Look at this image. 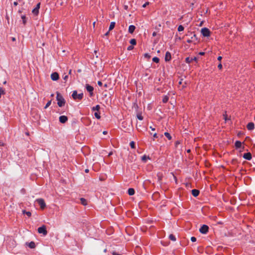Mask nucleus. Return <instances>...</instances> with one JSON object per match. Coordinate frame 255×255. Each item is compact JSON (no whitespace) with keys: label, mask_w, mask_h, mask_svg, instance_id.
<instances>
[{"label":"nucleus","mask_w":255,"mask_h":255,"mask_svg":"<svg viewBox=\"0 0 255 255\" xmlns=\"http://www.w3.org/2000/svg\"><path fill=\"white\" fill-rule=\"evenodd\" d=\"M56 100L57 101V105L59 107H62L65 104V100L59 92H56Z\"/></svg>","instance_id":"obj_1"},{"label":"nucleus","mask_w":255,"mask_h":255,"mask_svg":"<svg viewBox=\"0 0 255 255\" xmlns=\"http://www.w3.org/2000/svg\"><path fill=\"white\" fill-rule=\"evenodd\" d=\"M72 97L74 100H76V99L81 100L83 98V93H81L78 94L77 91L75 90L73 92Z\"/></svg>","instance_id":"obj_2"},{"label":"nucleus","mask_w":255,"mask_h":255,"mask_svg":"<svg viewBox=\"0 0 255 255\" xmlns=\"http://www.w3.org/2000/svg\"><path fill=\"white\" fill-rule=\"evenodd\" d=\"M201 33L204 37H208L210 35V31L208 28L204 27L201 29Z\"/></svg>","instance_id":"obj_3"},{"label":"nucleus","mask_w":255,"mask_h":255,"mask_svg":"<svg viewBox=\"0 0 255 255\" xmlns=\"http://www.w3.org/2000/svg\"><path fill=\"white\" fill-rule=\"evenodd\" d=\"M209 227L206 225H203L199 229V231L201 234H206L208 232Z\"/></svg>","instance_id":"obj_4"},{"label":"nucleus","mask_w":255,"mask_h":255,"mask_svg":"<svg viewBox=\"0 0 255 255\" xmlns=\"http://www.w3.org/2000/svg\"><path fill=\"white\" fill-rule=\"evenodd\" d=\"M38 232L39 234H42L44 236H45L47 234L46 227L44 225L38 228Z\"/></svg>","instance_id":"obj_5"},{"label":"nucleus","mask_w":255,"mask_h":255,"mask_svg":"<svg viewBox=\"0 0 255 255\" xmlns=\"http://www.w3.org/2000/svg\"><path fill=\"white\" fill-rule=\"evenodd\" d=\"M36 202L40 205L42 209H44V208L46 207V204L44 199L42 198L37 199L36 200Z\"/></svg>","instance_id":"obj_6"},{"label":"nucleus","mask_w":255,"mask_h":255,"mask_svg":"<svg viewBox=\"0 0 255 255\" xmlns=\"http://www.w3.org/2000/svg\"><path fill=\"white\" fill-rule=\"evenodd\" d=\"M40 3H38L36 6L32 9V12L35 15H37L39 13V9L40 8Z\"/></svg>","instance_id":"obj_7"},{"label":"nucleus","mask_w":255,"mask_h":255,"mask_svg":"<svg viewBox=\"0 0 255 255\" xmlns=\"http://www.w3.org/2000/svg\"><path fill=\"white\" fill-rule=\"evenodd\" d=\"M85 88L87 91L89 92L90 96H92L93 95L94 88L88 84L86 85Z\"/></svg>","instance_id":"obj_8"},{"label":"nucleus","mask_w":255,"mask_h":255,"mask_svg":"<svg viewBox=\"0 0 255 255\" xmlns=\"http://www.w3.org/2000/svg\"><path fill=\"white\" fill-rule=\"evenodd\" d=\"M59 77L58 73L53 72L51 74V78L53 81H57L58 80Z\"/></svg>","instance_id":"obj_9"},{"label":"nucleus","mask_w":255,"mask_h":255,"mask_svg":"<svg viewBox=\"0 0 255 255\" xmlns=\"http://www.w3.org/2000/svg\"><path fill=\"white\" fill-rule=\"evenodd\" d=\"M171 59V54L169 51H167L165 55V61L166 62H169Z\"/></svg>","instance_id":"obj_10"},{"label":"nucleus","mask_w":255,"mask_h":255,"mask_svg":"<svg viewBox=\"0 0 255 255\" xmlns=\"http://www.w3.org/2000/svg\"><path fill=\"white\" fill-rule=\"evenodd\" d=\"M68 121V118L66 116H61L59 117V121L62 124L65 123Z\"/></svg>","instance_id":"obj_11"},{"label":"nucleus","mask_w":255,"mask_h":255,"mask_svg":"<svg viewBox=\"0 0 255 255\" xmlns=\"http://www.w3.org/2000/svg\"><path fill=\"white\" fill-rule=\"evenodd\" d=\"M197 57H194L193 58L192 57H187L185 59V61L187 63H191L192 61H196L197 60Z\"/></svg>","instance_id":"obj_12"},{"label":"nucleus","mask_w":255,"mask_h":255,"mask_svg":"<svg viewBox=\"0 0 255 255\" xmlns=\"http://www.w3.org/2000/svg\"><path fill=\"white\" fill-rule=\"evenodd\" d=\"M247 128L249 130H252L255 128V125L253 123L250 122L247 125Z\"/></svg>","instance_id":"obj_13"},{"label":"nucleus","mask_w":255,"mask_h":255,"mask_svg":"<svg viewBox=\"0 0 255 255\" xmlns=\"http://www.w3.org/2000/svg\"><path fill=\"white\" fill-rule=\"evenodd\" d=\"M243 157L247 160H250L252 159V155L250 152L245 153L243 155Z\"/></svg>","instance_id":"obj_14"},{"label":"nucleus","mask_w":255,"mask_h":255,"mask_svg":"<svg viewBox=\"0 0 255 255\" xmlns=\"http://www.w3.org/2000/svg\"><path fill=\"white\" fill-rule=\"evenodd\" d=\"M135 26L133 25H130L128 27V33L132 34L134 31Z\"/></svg>","instance_id":"obj_15"},{"label":"nucleus","mask_w":255,"mask_h":255,"mask_svg":"<svg viewBox=\"0 0 255 255\" xmlns=\"http://www.w3.org/2000/svg\"><path fill=\"white\" fill-rule=\"evenodd\" d=\"M191 192L192 195L195 197L198 196L200 193L199 190L197 189H193Z\"/></svg>","instance_id":"obj_16"},{"label":"nucleus","mask_w":255,"mask_h":255,"mask_svg":"<svg viewBox=\"0 0 255 255\" xmlns=\"http://www.w3.org/2000/svg\"><path fill=\"white\" fill-rule=\"evenodd\" d=\"M242 143L239 140H237L235 143V146L237 149L240 148L242 147Z\"/></svg>","instance_id":"obj_17"},{"label":"nucleus","mask_w":255,"mask_h":255,"mask_svg":"<svg viewBox=\"0 0 255 255\" xmlns=\"http://www.w3.org/2000/svg\"><path fill=\"white\" fill-rule=\"evenodd\" d=\"M26 245L30 248V249H34L35 247V244L34 242H31L29 243H26Z\"/></svg>","instance_id":"obj_18"},{"label":"nucleus","mask_w":255,"mask_h":255,"mask_svg":"<svg viewBox=\"0 0 255 255\" xmlns=\"http://www.w3.org/2000/svg\"><path fill=\"white\" fill-rule=\"evenodd\" d=\"M128 194L129 195H133L135 193V191H134V189L133 188H129L128 190Z\"/></svg>","instance_id":"obj_19"},{"label":"nucleus","mask_w":255,"mask_h":255,"mask_svg":"<svg viewBox=\"0 0 255 255\" xmlns=\"http://www.w3.org/2000/svg\"><path fill=\"white\" fill-rule=\"evenodd\" d=\"M115 24H116L115 22H114V21L111 22L110 23V26H109V31L112 30L114 28Z\"/></svg>","instance_id":"obj_20"},{"label":"nucleus","mask_w":255,"mask_h":255,"mask_svg":"<svg viewBox=\"0 0 255 255\" xmlns=\"http://www.w3.org/2000/svg\"><path fill=\"white\" fill-rule=\"evenodd\" d=\"M80 201H81V203L84 206H85L87 204V200L84 198H81Z\"/></svg>","instance_id":"obj_21"},{"label":"nucleus","mask_w":255,"mask_h":255,"mask_svg":"<svg viewBox=\"0 0 255 255\" xmlns=\"http://www.w3.org/2000/svg\"><path fill=\"white\" fill-rule=\"evenodd\" d=\"M100 109V105H97L96 106L92 108V111H99Z\"/></svg>","instance_id":"obj_22"},{"label":"nucleus","mask_w":255,"mask_h":255,"mask_svg":"<svg viewBox=\"0 0 255 255\" xmlns=\"http://www.w3.org/2000/svg\"><path fill=\"white\" fill-rule=\"evenodd\" d=\"M169 100V98L167 96L165 95L163 97L162 102L163 103H166Z\"/></svg>","instance_id":"obj_23"},{"label":"nucleus","mask_w":255,"mask_h":255,"mask_svg":"<svg viewBox=\"0 0 255 255\" xmlns=\"http://www.w3.org/2000/svg\"><path fill=\"white\" fill-rule=\"evenodd\" d=\"M149 156H147L146 155H144L141 157V160L143 162H145L147 159H149Z\"/></svg>","instance_id":"obj_24"},{"label":"nucleus","mask_w":255,"mask_h":255,"mask_svg":"<svg viewBox=\"0 0 255 255\" xmlns=\"http://www.w3.org/2000/svg\"><path fill=\"white\" fill-rule=\"evenodd\" d=\"M169 239L173 242H175L176 240L175 236L173 234L169 235Z\"/></svg>","instance_id":"obj_25"},{"label":"nucleus","mask_w":255,"mask_h":255,"mask_svg":"<svg viewBox=\"0 0 255 255\" xmlns=\"http://www.w3.org/2000/svg\"><path fill=\"white\" fill-rule=\"evenodd\" d=\"M164 135L169 139V140H171L172 139V136H171V135L169 133H168V132H164Z\"/></svg>","instance_id":"obj_26"},{"label":"nucleus","mask_w":255,"mask_h":255,"mask_svg":"<svg viewBox=\"0 0 255 255\" xmlns=\"http://www.w3.org/2000/svg\"><path fill=\"white\" fill-rule=\"evenodd\" d=\"M94 116L97 119H100L101 118L100 113L98 111L94 113Z\"/></svg>","instance_id":"obj_27"},{"label":"nucleus","mask_w":255,"mask_h":255,"mask_svg":"<svg viewBox=\"0 0 255 255\" xmlns=\"http://www.w3.org/2000/svg\"><path fill=\"white\" fill-rule=\"evenodd\" d=\"M22 213L23 214H26L28 217H30L31 216V213L29 211H26L25 210H23Z\"/></svg>","instance_id":"obj_28"},{"label":"nucleus","mask_w":255,"mask_h":255,"mask_svg":"<svg viewBox=\"0 0 255 255\" xmlns=\"http://www.w3.org/2000/svg\"><path fill=\"white\" fill-rule=\"evenodd\" d=\"M21 19H22V22L24 24H25L26 23V16L25 15H22L21 16Z\"/></svg>","instance_id":"obj_29"},{"label":"nucleus","mask_w":255,"mask_h":255,"mask_svg":"<svg viewBox=\"0 0 255 255\" xmlns=\"http://www.w3.org/2000/svg\"><path fill=\"white\" fill-rule=\"evenodd\" d=\"M129 42L132 45H136V41L135 39H130Z\"/></svg>","instance_id":"obj_30"},{"label":"nucleus","mask_w":255,"mask_h":255,"mask_svg":"<svg viewBox=\"0 0 255 255\" xmlns=\"http://www.w3.org/2000/svg\"><path fill=\"white\" fill-rule=\"evenodd\" d=\"M152 61L154 62H155L156 63H158L159 61V59L157 57H154L153 58H152Z\"/></svg>","instance_id":"obj_31"},{"label":"nucleus","mask_w":255,"mask_h":255,"mask_svg":"<svg viewBox=\"0 0 255 255\" xmlns=\"http://www.w3.org/2000/svg\"><path fill=\"white\" fill-rule=\"evenodd\" d=\"M184 29V27L182 25H179L177 29L179 32H180L183 31Z\"/></svg>","instance_id":"obj_32"},{"label":"nucleus","mask_w":255,"mask_h":255,"mask_svg":"<svg viewBox=\"0 0 255 255\" xmlns=\"http://www.w3.org/2000/svg\"><path fill=\"white\" fill-rule=\"evenodd\" d=\"M136 117H137V118L139 120H140V121H141V120H143V117H142V116H141V114H138L137 115V116H136Z\"/></svg>","instance_id":"obj_33"},{"label":"nucleus","mask_w":255,"mask_h":255,"mask_svg":"<svg viewBox=\"0 0 255 255\" xmlns=\"http://www.w3.org/2000/svg\"><path fill=\"white\" fill-rule=\"evenodd\" d=\"M4 90L2 88H0V98L1 97V95L3 94H4Z\"/></svg>","instance_id":"obj_34"},{"label":"nucleus","mask_w":255,"mask_h":255,"mask_svg":"<svg viewBox=\"0 0 255 255\" xmlns=\"http://www.w3.org/2000/svg\"><path fill=\"white\" fill-rule=\"evenodd\" d=\"M131 148H135V142L133 141H132L129 143Z\"/></svg>","instance_id":"obj_35"},{"label":"nucleus","mask_w":255,"mask_h":255,"mask_svg":"<svg viewBox=\"0 0 255 255\" xmlns=\"http://www.w3.org/2000/svg\"><path fill=\"white\" fill-rule=\"evenodd\" d=\"M51 104V100L49 101L47 104H46L45 106L44 107V109H47Z\"/></svg>","instance_id":"obj_36"},{"label":"nucleus","mask_w":255,"mask_h":255,"mask_svg":"<svg viewBox=\"0 0 255 255\" xmlns=\"http://www.w3.org/2000/svg\"><path fill=\"white\" fill-rule=\"evenodd\" d=\"M191 38L192 39H193V40H197V37L195 34H194L193 35V36H191Z\"/></svg>","instance_id":"obj_37"},{"label":"nucleus","mask_w":255,"mask_h":255,"mask_svg":"<svg viewBox=\"0 0 255 255\" xmlns=\"http://www.w3.org/2000/svg\"><path fill=\"white\" fill-rule=\"evenodd\" d=\"M144 57L147 59H149L150 58V56L149 55V54L148 53L144 54Z\"/></svg>","instance_id":"obj_38"},{"label":"nucleus","mask_w":255,"mask_h":255,"mask_svg":"<svg viewBox=\"0 0 255 255\" xmlns=\"http://www.w3.org/2000/svg\"><path fill=\"white\" fill-rule=\"evenodd\" d=\"M133 46H132V45H129V46H128V48H127V50H128L130 51V50H132V49H133Z\"/></svg>","instance_id":"obj_39"},{"label":"nucleus","mask_w":255,"mask_h":255,"mask_svg":"<svg viewBox=\"0 0 255 255\" xmlns=\"http://www.w3.org/2000/svg\"><path fill=\"white\" fill-rule=\"evenodd\" d=\"M191 241L192 242H195L196 241V238L194 237H192L191 238Z\"/></svg>","instance_id":"obj_40"},{"label":"nucleus","mask_w":255,"mask_h":255,"mask_svg":"<svg viewBox=\"0 0 255 255\" xmlns=\"http://www.w3.org/2000/svg\"><path fill=\"white\" fill-rule=\"evenodd\" d=\"M149 4V2H146L145 3H144L143 5H142V7H145L148 4Z\"/></svg>","instance_id":"obj_41"},{"label":"nucleus","mask_w":255,"mask_h":255,"mask_svg":"<svg viewBox=\"0 0 255 255\" xmlns=\"http://www.w3.org/2000/svg\"><path fill=\"white\" fill-rule=\"evenodd\" d=\"M193 41V39H192L191 38H190V39H187V43H191Z\"/></svg>","instance_id":"obj_42"},{"label":"nucleus","mask_w":255,"mask_h":255,"mask_svg":"<svg viewBox=\"0 0 255 255\" xmlns=\"http://www.w3.org/2000/svg\"><path fill=\"white\" fill-rule=\"evenodd\" d=\"M98 85L99 86H102V85H103V83H102V82L101 81H99L98 82Z\"/></svg>","instance_id":"obj_43"},{"label":"nucleus","mask_w":255,"mask_h":255,"mask_svg":"<svg viewBox=\"0 0 255 255\" xmlns=\"http://www.w3.org/2000/svg\"><path fill=\"white\" fill-rule=\"evenodd\" d=\"M218 67L219 69H221L222 68V65L221 63L219 64L218 65Z\"/></svg>","instance_id":"obj_44"},{"label":"nucleus","mask_w":255,"mask_h":255,"mask_svg":"<svg viewBox=\"0 0 255 255\" xmlns=\"http://www.w3.org/2000/svg\"><path fill=\"white\" fill-rule=\"evenodd\" d=\"M68 75H65V76H63V79H64V80H66L68 78Z\"/></svg>","instance_id":"obj_45"},{"label":"nucleus","mask_w":255,"mask_h":255,"mask_svg":"<svg viewBox=\"0 0 255 255\" xmlns=\"http://www.w3.org/2000/svg\"><path fill=\"white\" fill-rule=\"evenodd\" d=\"M153 136L154 137V138H157V133H155L153 134Z\"/></svg>","instance_id":"obj_46"},{"label":"nucleus","mask_w":255,"mask_h":255,"mask_svg":"<svg viewBox=\"0 0 255 255\" xmlns=\"http://www.w3.org/2000/svg\"><path fill=\"white\" fill-rule=\"evenodd\" d=\"M199 54L200 55H204L205 54V52H200L199 53Z\"/></svg>","instance_id":"obj_47"},{"label":"nucleus","mask_w":255,"mask_h":255,"mask_svg":"<svg viewBox=\"0 0 255 255\" xmlns=\"http://www.w3.org/2000/svg\"><path fill=\"white\" fill-rule=\"evenodd\" d=\"M113 255H122L118 254V253H117L116 252H113Z\"/></svg>","instance_id":"obj_48"},{"label":"nucleus","mask_w":255,"mask_h":255,"mask_svg":"<svg viewBox=\"0 0 255 255\" xmlns=\"http://www.w3.org/2000/svg\"><path fill=\"white\" fill-rule=\"evenodd\" d=\"M222 59V56H219L217 58L218 60H219V61H221Z\"/></svg>","instance_id":"obj_49"},{"label":"nucleus","mask_w":255,"mask_h":255,"mask_svg":"<svg viewBox=\"0 0 255 255\" xmlns=\"http://www.w3.org/2000/svg\"><path fill=\"white\" fill-rule=\"evenodd\" d=\"M152 36H155L156 35V32H155V31H154V32H153L152 33Z\"/></svg>","instance_id":"obj_50"},{"label":"nucleus","mask_w":255,"mask_h":255,"mask_svg":"<svg viewBox=\"0 0 255 255\" xmlns=\"http://www.w3.org/2000/svg\"><path fill=\"white\" fill-rule=\"evenodd\" d=\"M17 4H18L17 2H16V1H14V2H13V5H14V6H16V5H17Z\"/></svg>","instance_id":"obj_51"},{"label":"nucleus","mask_w":255,"mask_h":255,"mask_svg":"<svg viewBox=\"0 0 255 255\" xmlns=\"http://www.w3.org/2000/svg\"><path fill=\"white\" fill-rule=\"evenodd\" d=\"M150 128L151 129V130L154 131L155 130V128H152V127H150Z\"/></svg>","instance_id":"obj_52"},{"label":"nucleus","mask_w":255,"mask_h":255,"mask_svg":"<svg viewBox=\"0 0 255 255\" xmlns=\"http://www.w3.org/2000/svg\"><path fill=\"white\" fill-rule=\"evenodd\" d=\"M179 143H180V142H179V141H176V142H175V145H176V146H177V144H179Z\"/></svg>","instance_id":"obj_53"},{"label":"nucleus","mask_w":255,"mask_h":255,"mask_svg":"<svg viewBox=\"0 0 255 255\" xmlns=\"http://www.w3.org/2000/svg\"><path fill=\"white\" fill-rule=\"evenodd\" d=\"M4 144L2 142L0 141V146H3Z\"/></svg>","instance_id":"obj_54"},{"label":"nucleus","mask_w":255,"mask_h":255,"mask_svg":"<svg viewBox=\"0 0 255 255\" xmlns=\"http://www.w3.org/2000/svg\"><path fill=\"white\" fill-rule=\"evenodd\" d=\"M85 171L86 173H88V172H89V169H85Z\"/></svg>","instance_id":"obj_55"},{"label":"nucleus","mask_w":255,"mask_h":255,"mask_svg":"<svg viewBox=\"0 0 255 255\" xmlns=\"http://www.w3.org/2000/svg\"><path fill=\"white\" fill-rule=\"evenodd\" d=\"M107 131H103V134H107Z\"/></svg>","instance_id":"obj_56"},{"label":"nucleus","mask_w":255,"mask_h":255,"mask_svg":"<svg viewBox=\"0 0 255 255\" xmlns=\"http://www.w3.org/2000/svg\"><path fill=\"white\" fill-rule=\"evenodd\" d=\"M104 87H106V88L107 87H108V85L107 84H105L104 85Z\"/></svg>","instance_id":"obj_57"},{"label":"nucleus","mask_w":255,"mask_h":255,"mask_svg":"<svg viewBox=\"0 0 255 255\" xmlns=\"http://www.w3.org/2000/svg\"><path fill=\"white\" fill-rule=\"evenodd\" d=\"M182 84V80H180L179 82V84Z\"/></svg>","instance_id":"obj_58"},{"label":"nucleus","mask_w":255,"mask_h":255,"mask_svg":"<svg viewBox=\"0 0 255 255\" xmlns=\"http://www.w3.org/2000/svg\"><path fill=\"white\" fill-rule=\"evenodd\" d=\"M109 34V32H107L105 33V35H108Z\"/></svg>","instance_id":"obj_59"},{"label":"nucleus","mask_w":255,"mask_h":255,"mask_svg":"<svg viewBox=\"0 0 255 255\" xmlns=\"http://www.w3.org/2000/svg\"><path fill=\"white\" fill-rule=\"evenodd\" d=\"M97 50H95V51H94V53H95V54H96V53H97Z\"/></svg>","instance_id":"obj_60"},{"label":"nucleus","mask_w":255,"mask_h":255,"mask_svg":"<svg viewBox=\"0 0 255 255\" xmlns=\"http://www.w3.org/2000/svg\"><path fill=\"white\" fill-rule=\"evenodd\" d=\"M71 70H70V71H69V74H71Z\"/></svg>","instance_id":"obj_61"},{"label":"nucleus","mask_w":255,"mask_h":255,"mask_svg":"<svg viewBox=\"0 0 255 255\" xmlns=\"http://www.w3.org/2000/svg\"><path fill=\"white\" fill-rule=\"evenodd\" d=\"M190 151V149L187 150V152H189Z\"/></svg>","instance_id":"obj_62"},{"label":"nucleus","mask_w":255,"mask_h":255,"mask_svg":"<svg viewBox=\"0 0 255 255\" xmlns=\"http://www.w3.org/2000/svg\"><path fill=\"white\" fill-rule=\"evenodd\" d=\"M225 121H227V118H226V117H225Z\"/></svg>","instance_id":"obj_63"},{"label":"nucleus","mask_w":255,"mask_h":255,"mask_svg":"<svg viewBox=\"0 0 255 255\" xmlns=\"http://www.w3.org/2000/svg\"><path fill=\"white\" fill-rule=\"evenodd\" d=\"M95 22H93V25L95 26Z\"/></svg>","instance_id":"obj_64"}]
</instances>
